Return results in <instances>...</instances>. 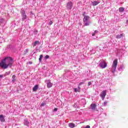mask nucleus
<instances>
[{
  "label": "nucleus",
  "instance_id": "f257e3e1",
  "mask_svg": "<svg viewBox=\"0 0 128 128\" xmlns=\"http://www.w3.org/2000/svg\"><path fill=\"white\" fill-rule=\"evenodd\" d=\"M14 64V59L10 56H8L2 60L0 62V66L6 70L8 68H11Z\"/></svg>",
  "mask_w": 128,
  "mask_h": 128
},
{
  "label": "nucleus",
  "instance_id": "f03ea898",
  "mask_svg": "<svg viewBox=\"0 0 128 128\" xmlns=\"http://www.w3.org/2000/svg\"><path fill=\"white\" fill-rule=\"evenodd\" d=\"M86 12H84V14H82V16L84 17L83 18V22H85V26H90V22H88V20L90 18V17L88 16H86L85 14Z\"/></svg>",
  "mask_w": 128,
  "mask_h": 128
},
{
  "label": "nucleus",
  "instance_id": "7ed1b4c3",
  "mask_svg": "<svg viewBox=\"0 0 128 128\" xmlns=\"http://www.w3.org/2000/svg\"><path fill=\"white\" fill-rule=\"evenodd\" d=\"M116 66H118V59H115L112 64V72H114L116 70Z\"/></svg>",
  "mask_w": 128,
  "mask_h": 128
},
{
  "label": "nucleus",
  "instance_id": "20e7f679",
  "mask_svg": "<svg viewBox=\"0 0 128 128\" xmlns=\"http://www.w3.org/2000/svg\"><path fill=\"white\" fill-rule=\"evenodd\" d=\"M99 66L102 68H106L108 66V64L106 63V60H100V64Z\"/></svg>",
  "mask_w": 128,
  "mask_h": 128
},
{
  "label": "nucleus",
  "instance_id": "39448f33",
  "mask_svg": "<svg viewBox=\"0 0 128 128\" xmlns=\"http://www.w3.org/2000/svg\"><path fill=\"white\" fill-rule=\"evenodd\" d=\"M106 96V90L102 91V94H100V96L102 98V100H104V98Z\"/></svg>",
  "mask_w": 128,
  "mask_h": 128
},
{
  "label": "nucleus",
  "instance_id": "423d86ee",
  "mask_svg": "<svg viewBox=\"0 0 128 128\" xmlns=\"http://www.w3.org/2000/svg\"><path fill=\"white\" fill-rule=\"evenodd\" d=\"M66 8L68 10H70L71 8H72V2H68L66 4Z\"/></svg>",
  "mask_w": 128,
  "mask_h": 128
},
{
  "label": "nucleus",
  "instance_id": "0eeeda50",
  "mask_svg": "<svg viewBox=\"0 0 128 128\" xmlns=\"http://www.w3.org/2000/svg\"><path fill=\"white\" fill-rule=\"evenodd\" d=\"M22 20H26L27 16L26 14V11H23L22 14Z\"/></svg>",
  "mask_w": 128,
  "mask_h": 128
},
{
  "label": "nucleus",
  "instance_id": "6e6552de",
  "mask_svg": "<svg viewBox=\"0 0 128 128\" xmlns=\"http://www.w3.org/2000/svg\"><path fill=\"white\" fill-rule=\"evenodd\" d=\"M0 120L2 122H6V119L4 118V115H0Z\"/></svg>",
  "mask_w": 128,
  "mask_h": 128
},
{
  "label": "nucleus",
  "instance_id": "1a4fd4ad",
  "mask_svg": "<svg viewBox=\"0 0 128 128\" xmlns=\"http://www.w3.org/2000/svg\"><path fill=\"white\" fill-rule=\"evenodd\" d=\"M100 1H94L93 2H92V6H98V4H100Z\"/></svg>",
  "mask_w": 128,
  "mask_h": 128
},
{
  "label": "nucleus",
  "instance_id": "9d476101",
  "mask_svg": "<svg viewBox=\"0 0 128 128\" xmlns=\"http://www.w3.org/2000/svg\"><path fill=\"white\" fill-rule=\"evenodd\" d=\"M90 106L92 110H96V104H91Z\"/></svg>",
  "mask_w": 128,
  "mask_h": 128
},
{
  "label": "nucleus",
  "instance_id": "9b49d317",
  "mask_svg": "<svg viewBox=\"0 0 128 128\" xmlns=\"http://www.w3.org/2000/svg\"><path fill=\"white\" fill-rule=\"evenodd\" d=\"M38 85L36 84L32 88L33 92H36L38 90Z\"/></svg>",
  "mask_w": 128,
  "mask_h": 128
},
{
  "label": "nucleus",
  "instance_id": "f8f14e48",
  "mask_svg": "<svg viewBox=\"0 0 128 128\" xmlns=\"http://www.w3.org/2000/svg\"><path fill=\"white\" fill-rule=\"evenodd\" d=\"M123 36H124V34H122L119 35H117L116 36V38L118 39L122 38H123Z\"/></svg>",
  "mask_w": 128,
  "mask_h": 128
},
{
  "label": "nucleus",
  "instance_id": "ddd939ff",
  "mask_svg": "<svg viewBox=\"0 0 128 128\" xmlns=\"http://www.w3.org/2000/svg\"><path fill=\"white\" fill-rule=\"evenodd\" d=\"M52 86V84L50 81L47 83V88H50Z\"/></svg>",
  "mask_w": 128,
  "mask_h": 128
},
{
  "label": "nucleus",
  "instance_id": "4468645a",
  "mask_svg": "<svg viewBox=\"0 0 128 128\" xmlns=\"http://www.w3.org/2000/svg\"><path fill=\"white\" fill-rule=\"evenodd\" d=\"M69 127L70 128H74L76 127V124L74 123H70L68 124Z\"/></svg>",
  "mask_w": 128,
  "mask_h": 128
},
{
  "label": "nucleus",
  "instance_id": "2eb2a0df",
  "mask_svg": "<svg viewBox=\"0 0 128 128\" xmlns=\"http://www.w3.org/2000/svg\"><path fill=\"white\" fill-rule=\"evenodd\" d=\"M119 12H124V8L123 7L120 8Z\"/></svg>",
  "mask_w": 128,
  "mask_h": 128
},
{
  "label": "nucleus",
  "instance_id": "dca6fc26",
  "mask_svg": "<svg viewBox=\"0 0 128 128\" xmlns=\"http://www.w3.org/2000/svg\"><path fill=\"white\" fill-rule=\"evenodd\" d=\"M24 124L25 126H28L30 124V122L28 121V120H25Z\"/></svg>",
  "mask_w": 128,
  "mask_h": 128
},
{
  "label": "nucleus",
  "instance_id": "f3484780",
  "mask_svg": "<svg viewBox=\"0 0 128 128\" xmlns=\"http://www.w3.org/2000/svg\"><path fill=\"white\" fill-rule=\"evenodd\" d=\"M74 92H80V90H78V88H74Z\"/></svg>",
  "mask_w": 128,
  "mask_h": 128
},
{
  "label": "nucleus",
  "instance_id": "a211bd4d",
  "mask_svg": "<svg viewBox=\"0 0 128 128\" xmlns=\"http://www.w3.org/2000/svg\"><path fill=\"white\" fill-rule=\"evenodd\" d=\"M42 58H44V56H42V54L40 56V58H39L40 62H42Z\"/></svg>",
  "mask_w": 128,
  "mask_h": 128
},
{
  "label": "nucleus",
  "instance_id": "6ab92c4d",
  "mask_svg": "<svg viewBox=\"0 0 128 128\" xmlns=\"http://www.w3.org/2000/svg\"><path fill=\"white\" fill-rule=\"evenodd\" d=\"M12 82H16V76L15 75H14L12 76Z\"/></svg>",
  "mask_w": 128,
  "mask_h": 128
},
{
  "label": "nucleus",
  "instance_id": "aec40b11",
  "mask_svg": "<svg viewBox=\"0 0 128 128\" xmlns=\"http://www.w3.org/2000/svg\"><path fill=\"white\" fill-rule=\"evenodd\" d=\"M38 42H40L38 41L34 42V46H36V44H38Z\"/></svg>",
  "mask_w": 128,
  "mask_h": 128
},
{
  "label": "nucleus",
  "instance_id": "412c9836",
  "mask_svg": "<svg viewBox=\"0 0 128 128\" xmlns=\"http://www.w3.org/2000/svg\"><path fill=\"white\" fill-rule=\"evenodd\" d=\"M53 22L52 21L50 20L49 22V26H52V24Z\"/></svg>",
  "mask_w": 128,
  "mask_h": 128
},
{
  "label": "nucleus",
  "instance_id": "4be33fe9",
  "mask_svg": "<svg viewBox=\"0 0 128 128\" xmlns=\"http://www.w3.org/2000/svg\"><path fill=\"white\" fill-rule=\"evenodd\" d=\"M46 103L42 102V103L41 104L40 106H46Z\"/></svg>",
  "mask_w": 128,
  "mask_h": 128
},
{
  "label": "nucleus",
  "instance_id": "5701e85b",
  "mask_svg": "<svg viewBox=\"0 0 128 128\" xmlns=\"http://www.w3.org/2000/svg\"><path fill=\"white\" fill-rule=\"evenodd\" d=\"M45 58H46V60H48V58H49L50 56H48V55H46V56H45Z\"/></svg>",
  "mask_w": 128,
  "mask_h": 128
},
{
  "label": "nucleus",
  "instance_id": "b1692460",
  "mask_svg": "<svg viewBox=\"0 0 128 128\" xmlns=\"http://www.w3.org/2000/svg\"><path fill=\"white\" fill-rule=\"evenodd\" d=\"M82 84H84V82H80V83L79 84L78 86H82Z\"/></svg>",
  "mask_w": 128,
  "mask_h": 128
},
{
  "label": "nucleus",
  "instance_id": "393cba45",
  "mask_svg": "<svg viewBox=\"0 0 128 128\" xmlns=\"http://www.w3.org/2000/svg\"><path fill=\"white\" fill-rule=\"evenodd\" d=\"M107 104H108V102H106V101L104 102V106H106Z\"/></svg>",
  "mask_w": 128,
  "mask_h": 128
},
{
  "label": "nucleus",
  "instance_id": "a878e982",
  "mask_svg": "<svg viewBox=\"0 0 128 128\" xmlns=\"http://www.w3.org/2000/svg\"><path fill=\"white\" fill-rule=\"evenodd\" d=\"M58 110V108H54V112H56Z\"/></svg>",
  "mask_w": 128,
  "mask_h": 128
},
{
  "label": "nucleus",
  "instance_id": "bb28decb",
  "mask_svg": "<svg viewBox=\"0 0 128 128\" xmlns=\"http://www.w3.org/2000/svg\"><path fill=\"white\" fill-rule=\"evenodd\" d=\"M92 84V82H88V86H90Z\"/></svg>",
  "mask_w": 128,
  "mask_h": 128
},
{
  "label": "nucleus",
  "instance_id": "cd10ccee",
  "mask_svg": "<svg viewBox=\"0 0 128 128\" xmlns=\"http://www.w3.org/2000/svg\"><path fill=\"white\" fill-rule=\"evenodd\" d=\"M98 30H95L94 31V33L96 34H98Z\"/></svg>",
  "mask_w": 128,
  "mask_h": 128
},
{
  "label": "nucleus",
  "instance_id": "c85d7f7f",
  "mask_svg": "<svg viewBox=\"0 0 128 128\" xmlns=\"http://www.w3.org/2000/svg\"><path fill=\"white\" fill-rule=\"evenodd\" d=\"M80 85H78V90H79V92H80Z\"/></svg>",
  "mask_w": 128,
  "mask_h": 128
},
{
  "label": "nucleus",
  "instance_id": "c756f323",
  "mask_svg": "<svg viewBox=\"0 0 128 128\" xmlns=\"http://www.w3.org/2000/svg\"><path fill=\"white\" fill-rule=\"evenodd\" d=\"M92 36H96V34H94V33L92 34Z\"/></svg>",
  "mask_w": 128,
  "mask_h": 128
},
{
  "label": "nucleus",
  "instance_id": "7c9ffc66",
  "mask_svg": "<svg viewBox=\"0 0 128 128\" xmlns=\"http://www.w3.org/2000/svg\"><path fill=\"white\" fill-rule=\"evenodd\" d=\"M4 76V75H0V78H2Z\"/></svg>",
  "mask_w": 128,
  "mask_h": 128
},
{
  "label": "nucleus",
  "instance_id": "2f4dec72",
  "mask_svg": "<svg viewBox=\"0 0 128 128\" xmlns=\"http://www.w3.org/2000/svg\"><path fill=\"white\" fill-rule=\"evenodd\" d=\"M126 22H128V20H126Z\"/></svg>",
  "mask_w": 128,
  "mask_h": 128
},
{
  "label": "nucleus",
  "instance_id": "473e14b6",
  "mask_svg": "<svg viewBox=\"0 0 128 128\" xmlns=\"http://www.w3.org/2000/svg\"><path fill=\"white\" fill-rule=\"evenodd\" d=\"M30 64H32V62H30Z\"/></svg>",
  "mask_w": 128,
  "mask_h": 128
}]
</instances>
